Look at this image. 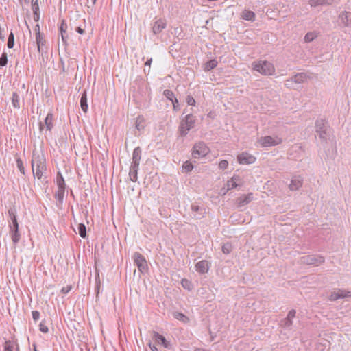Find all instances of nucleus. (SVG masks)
I'll return each mask as SVG.
<instances>
[{"label":"nucleus","instance_id":"f257e3e1","mask_svg":"<svg viewBox=\"0 0 351 351\" xmlns=\"http://www.w3.org/2000/svg\"><path fill=\"white\" fill-rule=\"evenodd\" d=\"M32 168L34 176L37 177L38 179H41L47 169L45 157L42 155L33 153Z\"/></svg>","mask_w":351,"mask_h":351},{"label":"nucleus","instance_id":"f03ea898","mask_svg":"<svg viewBox=\"0 0 351 351\" xmlns=\"http://www.w3.org/2000/svg\"><path fill=\"white\" fill-rule=\"evenodd\" d=\"M252 68L254 71L265 75H271L275 71L274 65L267 61L254 62L252 64Z\"/></svg>","mask_w":351,"mask_h":351},{"label":"nucleus","instance_id":"7ed1b4c3","mask_svg":"<svg viewBox=\"0 0 351 351\" xmlns=\"http://www.w3.org/2000/svg\"><path fill=\"white\" fill-rule=\"evenodd\" d=\"M196 121V118L193 114H187L185 116L184 119L182 120L180 127L179 131L181 136H186L189 131L193 129L195 127Z\"/></svg>","mask_w":351,"mask_h":351},{"label":"nucleus","instance_id":"20e7f679","mask_svg":"<svg viewBox=\"0 0 351 351\" xmlns=\"http://www.w3.org/2000/svg\"><path fill=\"white\" fill-rule=\"evenodd\" d=\"M315 132L322 141H326L329 136L330 130L324 119H318L315 121Z\"/></svg>","mask_w":351,"mask_h":351},{"label":"nucleus","instance_id":"39448f33","mask_svg":"<svg viewBox=\"0 0 351 351\" xmlns=\"http://www.w3.org/2000/svg\"><path fill=\"white\" fill-rule=\"evenodd\" d=\"M210 152L209 147L202 141L195 143L193 147L192 156L200 158L206 156Z\"/></svg>","mask_w":351,"mask_h":351},{"label":"nucleus","instance_id":"423d86ee","mask_svg":"<svg viewBox=\"0 0 351 351\" xmlns=\"http://www.w3.org/2000/svg\"><path fill=\"white\" fill-rule=\"evenodd\" d=\"M258 142L263 147L275 146L280 144L282 141L278 136H265L258 138Z\"/></svg>","mask_w":351,"mask_h":351},{"label":"nucleus","instance_id":"0eeeda50","mask_svg":"<svg viewBox=\"0 0 351 351\" xmlns=\"http://www.w3.org/2000/svg\"><path fill=\"white\" fill-rule=\"evenodd\" d=\"M301 261L306 265L318 266L324 262V258L320 255H307L302 257Z\"/></svg>","mask_w":351,"mask_h":351},{"label":"nucleus","instance_id":"6e6552de","mask_svg":"<svg viewBox=\"0 0 351 351\" xmlns=\"http://www.w3.org/2000/svg\"><path fill=\"white\" fill-rule=\"evenodd\" d=\"M134 264L141 272H144L147 269V264L145 257L139 252H135L133 255Z\"/></svg>","mask_w":351,"mask_h":351},{"label":"nucleus","instance_id":"1a4fd4ad","mask_svg":"<svg viewBox=\"0 0 351 351\" xmlns=\"http://www.w3.org/2000/svg\"><path fill=\"white\" fill-rule=\"evenodd\" d=\"M351 297V291L344 289H335L330 295L329 300L330 301H335L338 299H346Z\"/></svg>","mask_w":351,"mask_h":351},{"label":"nucleus","instance_id":"9d476101","mask_svg":"<svg viewBox=\"0 0 351 351\" xmlns=\"http://www.w3.org/2000/svg\"><path fill=\"white\" fill-rule=\"evenodd\" d=\"M237 160L242 165L253 164L256 161V157L247 152H242L237 156Z\"/></svg>","mask_w":351,"mask_h":351},{"label":"nucleus","instance_id":"9b49d317","mask_svg":"<svg viewBox=\"0 0 351 351\" xmlns=\"http://www.w3.org/2000/svg\"><path fill=\"white\" fill-rule=\"evenodd\" d=\"M339 21L340 25L344 27H348L351 26V12L348 11H343L339 15Z\"/></svg>","mask_w":351,"mask_h":351},{"label":"nucleus","instance_id":"f8f14e48","mask_svg":"<svg viewBox=\"0 0 351 351\" xmlns=\"http://www.w3.org/2000/svg\"><path fill=\"white\" fill-rule=\"evenodd\" d=\"M210 263L206 260H202L197 262L195 265V270L200 274L207 273L210 269Z\"/></svg>","mask_w":351,"mask_h":351},{"label":"nucleus","instance_id":"ddd939ff","mask_svg":"<svg viewBox=\"0 0 351 351\" xmlns=\"http://www.w3.org/2000/svg\"><path fill=\"white\" fill-rule=\"evenodd\" d=\"M296 311L292 309L289 311L287 316L281 321L280 326L284 328H289L293 324V319L295 318Z\"/></svg>","mask_w":351,"mask_h":351},{"label":"nucleus","instance_id":"4468645a","mask_svg":"<svg viewBox=\"0 0 351 351\" xmlns=\"http://www.w3.org/2000/svg\"><path fill=\"white\" fill-rule=\"evenodd\" d=\"M254 199L253 193H250L247 195H243L239 197H238L236 200L237 204L238 207H243L250 202H251Z\"/></svg>","mask_w":351,"mask_h":351},{"label":"nucleus","instance_id":"2eb2a0df","mask_svg":"<svg viewBox=\"0 0 351 351\" xmlns=\"http://www.w3.org/2000/svg\"><path fill=\"white\" fill-rule=\"evenodd\" d=\"M167 23L166 21L163 19H159L156 20L152 27V32L154 34L160 33L165 27Z\"/></svg>","mask_w":351,"mask_h":351},{"label":"nucleus","instance_id":"dca6fc26","mask_svg":"<svg viewBox=\"0 0 351 351\" xmlns=\"http://www.w3.org/2000/svg\"><path fill=\"white\" fill-rule=\"evenodd\" d=\"M44 125L46 127V129L49 131L53 128V114L51 112H48L47 114L44 124L42 122H40L39 129L40 131L43 130Z\"/></svg>","mask_w":351,"mask_h":351},{"label":"nucleus","instance_id":"f3484780","mask_svg":"<svg viewBox=\"0 0 351 351\" xmlns=\"http://www.w3.org/2000/svg\"><path fill=\"white\" fill-rule=\"evenodd\" d=\"M36 42L38 52L43 54L44 49H46V40L45 36L43 34L38 33L36 36Z\"/></svg>","mask_w":351,"mask_h":351},{"label":"nucleus","instance_id":"a211bd4d","mask_svg":"<svg viewBox=\"0 0 351 351\" xmlns=\"http://www.w3.org/2000/svg\"><path fill=\"white\" fill-rule=\"evenodd\" d=\"M141 159V149L140 147L134 148L132 153V160L131 166L138 167Z\"/></svg>","mask_w":351,"mask_h":351},{"label":"nucleus","instance_id":"6ab92c4d","mask_svg":"<svg viewBox=\"0 0 351 351\" xmlns=\"http://www.w3.org/2000/svg\"><path fill=\"white\" fill-rule=\"evenodd\" d=\"M303 180L299 176H295L292 178L289 188L291 191L298 190L302 185Z\"/></svg>","mask_w":351,"mask_h":351},{"label":"nucleus","instance_id":"aec40b11","mask_svg":"<svg viewBox=\"0 0 351 351\" xmlns=\"http://www.w3.org/2000/svg\"><path fill=\"white\" fill-rule=\"evenodd\" d=\"M191 210L193 217L195 219H201L205 213L204 209L195 204L191 205Z\"/></svg>","mask_w":351,"mask_h":351},{"label":"nucleus","instance_id":"412c9836","mask_svg":"<svg viewBox=\"0 0 351 351\" xmlns=\"http://www.w3.org/2000/svg\"><path fill=\"white\" fill-rule=\"evenodd\" d=\"M241 179L239 176H234L230 180L227 182L228 190L233 189L240 185Z\"/></svg>","mask_w":351,"mask_h":351},{"label":"nucleus","instance_id":"4be33fe9","mask_svg":"<svg viewBox=\"0 0 351 351\" xmlns=\"http://www.w3.org/2000/svg\"><path fill=\"white\" fill-rule=\"evenodd\" d=\"M308 77H309L306 73H299L291 77V81L297 84H301L304 82Z\"/></svg>","mask_w":351,"mask_h":351},{"label":"nucleus","instance_id":"5701e85b","mask_svg":"<svg viewBox=\"0 0 351 351\" xmlns=\"http://www.w3.org/2000/svg\"><path fill=\"white\" fill-rule=\"evenodd\" d=\"M154 336L157 343L162 345L166 348H169V343L166 340L165 337L156 332H154Z\"/></svg>","mask_w":351,"mask_h":351},{"label":"nucleus","instance_id":"b1692460","mask_svg":"<svg viewBox=\"0 0 351 351\" xmlns=\"http://www.w3.org/2000/svg\"><path fill=\"white\" fill-rule=\"evenodd\" d=\"M241 18L250 21H254L255 20V14L251 10H245L241 14Z\"/></svg>","mask_w":351,"mask_h":351},{"label":"nucleus","instance_id":"393cba45","mask_svg":"<svg viewBox=\"0 0 351 351\" xmlns=\"http://www.w3.org/2000/svg\"><path fill=\"white\" fill-rule=\"evenodd\" d=\"M80 106L82 110V111L85 113L87 112L88 109V106L87 103V93L86 91L84 90L83 93L82 94L81 98H80Z\"/></svg>","mask_w":351,"mask_h":351},{"label":"nucleus","instance_id":"a878e982","mask_svg":"<svg viewBox=\"0 0 351 351\" xmlns=\"http://www.w3.org/2000/svg\"><path fill=\"white\" fill-rule=\"evenodd\" d=\"M66 29H67V24L66 23L64 20H62L61 21L60 30V33H61L62 40L64 44H66V41L68 39V36L66 35Z\"/></svg>","mask_w":351,"mask_h":351},{"label":"nucleus","instance_id":"bb28decb","mask_svg":"<svg viewBox=\"0 0 351 351\" xmlns=\"http://www.w3.org/2000/svg\"><path fill=\"white\" fill-rule=\"evenodd\" d=\"M11 101H12V106L15 109H19L20 108V107H21V105H20V95H19L18 92L15 91V92L12 93Z\"/></svg>","mask_w":351,"mask_h":351},{"label":"nucleus","instance_id":"cd10ccee","mask_svg":"<svg viewBox=\"0 0 351 351\" xmlns=\"http://www.w3.org/2000/svg\"><path fill=\"white\" fill-rule=\"evenodd\" d=\"M334 0H309L308 3L311 7L322 5H330Z\"/></svg>","mask_w":351,"mask_h":351},{"label":"nucleus","instance_id":"c85d7f7f","mask_svg":"<svg viewBox=\"0 0 351 351\" xmlns=\"http://www.w3.org/2000/svg\"><path fill=\"white\" fill-rule=\"evenodd\" d=\"M145 127V118L139 115L136 117V122H135V128L138 131H141L144 130Z\"/></svg>","mask_w":351,"mask_h":351},{"label":"nucleus","instance_id":"c756f323","mask_svg":"<svg viewBox=\"0 0 351 351\" xmlns=\"http://www.w3.org/2000/svg\"><path fill=\"white\" fill-rule=\"evenodd\" d=\"M172 315L176 319L179 320L184 324H186L189 322V318L187 316L178 311L173 312Z\"/></svg>","mask_w":351,"mask_h":351},{"label":"nucleus","instance_id":"7c9ffc66","mask_svg":"<svg viewBox=\"0 0 351 351\" xmlns=\"http://www.w3.org/2000/svg\"><path fill=\"white\" fill-rule=\"evenodd\" d=\"M217 61L215 59L210 60L204 64V70L208 72L217 66Z\"/></svg>","mask_w":351,"mask_h":351},{"label":"nucleus","instance_id":"2f4dec72","mask_svg":"<svg viewBox=\"0 0 351 351\" xmlns=\"http://www.w3.org/2000/svg\"><path fill=\"white\" fill-rule=\"evenodd\" d=\"M138 167L130 166L129 176L132 182H136L138 179Z\"/></svg>","mask_w":351,"mask_h":351},{"label":"nucleus","instance_id":"473e14b6","mask_svg":"<svg viewBox=\"0 0 351 351\" xmlns=\"http://www.w3.org/2000/svg\"><path fill=\"white\" fill-rule=\"evenodd\" d=\"M64 193H65V188H58V191L56 192L55 197L56 199L59 202L60 204H62L63 202V199L64 197Z\"/></svg>","mask_w":351,"mask_h":351},{"label":"nucleus","instance_id":"72a5a7b5","mask_svg":"<svg viewBox=\"0 0 351 351\" xmlns=\"http://www.w3.org/2000/svg\"><path fill=\"white\" fill-rule=\"evenodd\" d=\"M9 214L11 216L12 220V225L10 226V230H19V224L15 215L10 211H9Z\"/></svg>","mask_w":351,"mask_h":351},{"label":"nucleus","instance_id":"f704fd0d","mask_svg":"<svg viewBox=\"0 0 351 351\" xmlns=\"http://www.w3.org/2000/svg\"><path fill=\"white\" fill-rule=\"evenodd\" d=\"M56 182H57L58 188H60V189L65 188L66 186H65L64 179L60 172H58L57 173Z\"/></svg>","mask_w":351,"mask_h":351},{"label":"nucleus","instance_id":"c9c22d12","mask_svg":"<svg viewBox=\"0 0 351 351\" xmlns=\"http://www.w3.org/2000/svg\"><path fill=\"white\" fill-rule=\"evenodd\" d=\"M10 236L14 244H16L21 239V235L19 232V230H10Z\"/></svg>","mask_w":351,"mask_h":351},{"label":"nucleus","instance_id":"e433bc0d","mask_svg":"<svg viewBox=\"0 0 351 351\" xmlns=\"http://www.w3.org/2000/svg\"><path fill=\"white\" fill-rule=\"evenodd\" d=\"M181 285L183 288L187 290H191L193 287L192 282L186 278L181 280Z\"/></svg>","mask_w":351,"mask_h":351},{"label":"nucleus","instance_id":"4c0bfd02","mask_svg":"<svg viewBox=\"0 0 351 351\" xmlns=\"http://www.w3.org/2000/svg\"><path fill=\"white\" fill-rule=\"evenodd\" d=\"M78 233L80 236L82 238H86V228L84 224L80 223L78 226Z\"/></svg>","mask_w":351,"mask_h":351},{"label":"nucleus","instance_id":"58836bf2","mask_svg":"<svg viewBox=\"0 0 351 351\" xmlns=\"http://www.w3.org/2000/svg\"><path fill=\"white\" fill-rule=\"evenodd\" d=\"M193 169V165L189 161H186L182 165L183 171L185 173L191 172Z\"/></svg>","mask_w":351,"mask_h":351},{"label":"nucleus","instance_id":"ea45409f","mask_svg":"<svg viewBox=\"0 0 351 351\" xmlns=\"http://www.w3.org/2000/svg\"><path fill=\"white\" fill-rule=\"evenodd\" d=\"M316 37L317 35L315 32H308L304 36V40L306 43H309L313 41Z\"/></svg>","mask_w":351,"mask_h":351},{"label":"nucleus","instance_id":"a19ab883","mask_svg":"<svg viewBox=\"0 0 351 351\" xmlns=\"http://www.w3.org/2000/svg\"><path fill=\"white\" fill-rule=\"evenodd\" d=\"M14 45V36L12 32H10V34L8 36L7 45H8V48L12 49V48H13Z\"/></svg>","mask_w":351,"mask_h":351},{"label":"nucleus","instance_id":"79ce46f5","mask_svg":"<svg viewBox=\"0 0 351 351\" xmlns=\"http://www.w3.org/2000/svg\"><path fill=\"white\" fill-rule=\"evenodd\" d=\"M16 166L18 169H19L20 172L25 175V167L23 166V162L22 160L20 158H17L16 160Z\"/></svg>","mask_w":351,"mask_h":351},{"label":"nucleus","instance_id":"37998d69","mask_svg":"<svg viewBox=\"0 0 351 351\" xmlns=\"http://www.w3.org/2000/svg\"><path fill=\"white\" fill-rule=\"evenodd\" d=\"M163 95L170 101H172L174 98H176L174 93L171 90L166 89L163 92Z\"/></svg>","mask_w":351,"mask_h":351},{"label":"nucleus","instance_id":"c03bdc74","mask_svg":"<svg viewBox=\"0 0 351 351\" xmlns=\"http://www.w3.org/2000/svg\"><path fill=\"white\" fill-rule=\"evenodd\" d=\"M232 249V245L229 243H224L222 246V252L226 254L230 253Z\"/></svg>","mask_w":351,"mask_h":351},{"label":"nucleus","instance_id":"a18cd8bd","mask_svg":"<svg viewBox=\"0 0 351 351\" xmlns=\"http://www.w3.org/2000/svg\"><path fill=\"white\" fill-rule=\"evenodd\" d=\"M8 63L7 53L3 52L0 57V66H5Z\"/></svg>","mask_w":351,"mask_h":351},{"label":"nucleus","instance_id":"49530a36","mask_svg":"<svg viewBox=\"0 0 351 351\" xmlns=\"http://www.w3.org/2000/svg\"><path fill=\"white\" fill-rule=\"evenodd\" d=\"M186 102L189 106H195V100L191 95H188L186 98Z\"/></svg>","mask_w":351,"mask_h":351},{"label":"nucleus","instance_id":"de8ad7c7","mask_svg":"<svg viewBox=\"0 0 351 351\" xmlns=\"http://www.w3.org/2000/svg\"><path fill=\"white\" fill-rule=\"evenodd\" d=\"M39 330L43 333H47L49 331L48 327L45 325V324L43 322L40 323Z\"/></svg>","mask_w":351,"mask_h":351},{"label":"nucleus","instance_id":"09e8293b","mask_svg":"<svg viewBox=\"0 0 351 351\" xmlns=\"http://www.w3.org/2000/svg\"><path fill=\"white\" fill-rule=\"evenodd\" d=\"M228 166V162L226 160H221L219 164V168L221 170L227 169Z\"/></svg>","mask_w":351,"mask_h":351},{"label":"nucleus","instance_id":"8fccbe9b","mask_svg":"<svg viewBox=\"0 0 351 351\" xmlns=\"http://www.w3.org/2000/svg\"><path fill=\"white\" fill-rule=\"evenodd\" d=\"M95 281H96V291H97V293L98 294L99 293V288H100V280H99V274L98 272H97L96 274V276H95Z\"/></svg>","mask_w":351,"mask_h":351},{"label":"nucleus","instance_id":"3c124183","mask_svg":"<svg viewBox=\"0 0 351 351\" xmlns=\"http://www.w3.org/2000/svg\"><path fill=\"white\" fill-rule=\"evenodd\" d=\"M12 345L10 341H5L4 346V351H12Z\"/></svg>","mask_w":351,"mask_h":351},{"label":"nucleus","instance_id":"603ef678","mask_svg":"<svg viewBox=\"0 0 351 351\" xmlns=\"http://www.w3.org/2000/svg\"><path fill=\"white\" fill-rule=\"evenodd\" d=\"M171 101L172 102L173 110H178L179 109V104L178 99L176 97Z\"/></svg>","mask_w":351,"mask_h":351},{"label":"nucleus","instance_id":"864d4df0","mask_svg":"<svg viewBox=\"0 0 351 351\" xmlns=\"http://www.w3.org/2000/svg\"><path fill=\"white\" fill-rule=\"evenodd\" d=\"M32 318L34 321H37L40 318V313L37 311H32Z\"/></svg>","mask_w":351,"mask_h":351},{"label":"nucleus","instance_id":"5fc2aeb1","mask_svg":"<svg viewBox=\"0 0 351 351\" xmlns=\"http://www.w3.org/2000/svg\"><path fill=\"white\" fill-rule=\"evenodd\" d=\"M71 289V286H67L66 287H63L62 289H61V292L63 293L64 294H66L68 293Z\"/></svg>","mask_w":351,"mask_h":351},{"label":"nucleus","instance_id":"6e6d98bb","mask_svg":"<svg viewBox=\"0 0 351 351\" xmlns=\"http://www.w3.org/2000/svg\"><path fill=\"white\" fill-rule=\"evenodd\" d=\"M32 10L34 11V15H36L37 14V12L39 10V7H38V3H36V4H34V5H32Z\"/></svg>","mask_w":351,"mask_h":351},{"label":"nucleus","instance_id":"4d7b16f0","mask_svg":"<svg viewBox=\"0 0 351 351\" xmlns=\"http://www.w3.org/2000/svg\"><path fill=\"white\" fill-rule=\"evenodd\" d=\"M149 346L152 351H158V348L154 345H152L151 343H149Z\"/></svg>","mask_w":351,"mask_h":351},{"label":"nucleus","instance_id":"13d9d810","mask_svg":"<svg viewBox=\"0 0 351 351\" xmlns=\"http://www.w3.org/2000/svg\"><path fill=\"white\" fill-rule=\"evenodd\" d=\"M34 30H35V32H36V36L37 35L38 33L41 34L40 31V26H39V25H36Z\"/></svg>","mask_w":351,"mask_h":351},{"label":"nucleus","instance_id":"bf43d9fd","mask_svg":"<svg viewBox=\"0 0 351 351\" xmlns=\"http://www.w3.org/2000/svg\"><path fill=\"white\" fill-rule=\"evenodd\" d=\"M76 32L80 34H83L84 33V30L79 27L76 28Z\"/></svg>","mask_w":351,"mask_h":351},{"label":"nucleus","instance_id":"052dcab7","mask_svg":"<svg viewBox=\"0 0 351 351\" xmlns=\"http://www.w3.org/2000/svg\"><path fill=\"white\" fill-rule=\"evenodd\" d=\"M152 58H149L148 59L146 62L145 63V66H150L151 64H152Z\"/></svg>","mask_w":351,"mask_h":351},{"label":"nucleus","instance_id":"680f3d73","mask_svg":"<svg viewBox=\"0 0 351 351\" xmlns=\"http://www.w3.org/2000/svg\"><path fill=\"white\" fill-rule=\"evenodd\" d=\"M38 3V0H32V4L34 5V4H36Z\"/></svg>","mask_w":351,"mask_h":351},{"label":"nucleus","instance_id":"e2e57ef3","mask_svg":"<svg viewBox=\"0 0 351 351\" xmlns=\"http://www.w3.org/2000/svg\"><path fill=\"white\" fill-rule=\"evenodd\" d=\"M193 351H205V350L202 348H195Z\"/></svg>","mask_w":351,"mask_h":351},{"label":"nucleus","instance_id":"0e129e2a","mask_svg":"<svg viewBox=\"0 0 351 351\" xmlns=\"http://www.w3.org/2000/svg\"><path fill=\"white\" fill-rule=\"evenodd\" d=\"M93 5H95L97 2V0H91Z\"/></svg>","mask_w":351,"mask_h":351},{"label":"nucleus","instance_id":"69168bd1","mask_svg":"<svg viewBox=\"0 0 351 351\" xmlns=\"http://www.w3.org/2000/svg\"><path fill=\"white\" fill-rule=\"evenodd\" d=\"M28 0H25V1H27Z\"/></svg>","mask_w":351,"mask_h":351}]
</instances>
